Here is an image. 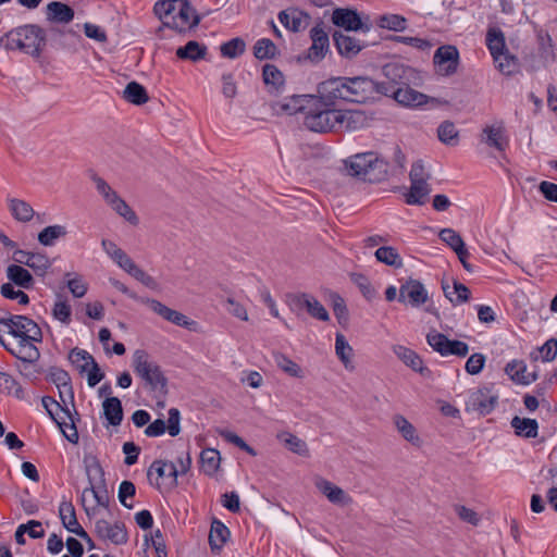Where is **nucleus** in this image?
Segmentation results:
<instances>
[{"label": "nucleus", "instance_id": "423d86ee", "mask_svg": "<svg viewBox=\"0 0 557 557\" xmlns=\"http://www.w3.org/2000/svg\"><path fill=\"white\" fill-rule=\"evenodd\" d=\"M86 474L88 478V486L82 493V505L88 517L96 515L98 507L107 508L109 506V495L107 488L96 486V476L103 482V471L97 461L86 465Z\"/></svg>", "mask_w": 557, "mask_h": 557}, {"label": "nucleus", "instance_id": "69168bd1", "mask_svg": "<svg viewBox=\"0 0 557 557\" xmlns=\"http://www.w3.org/2000/svg\"><path fill=\"white\" fill-rule=\"evenodd\" d=\"M246 44L242 38H233L221 46V54L225 58L235 59L245 52Z\"/></svg>", "mask_w": 557, "mask_h": 557}, {"label": "nucleus", "instance_id": "0eeeda50", "mask_svg": "<svg viewBox=\"0 0 557 557\" xmlns=\"http://www.w3.org/2000/svg\"><path fill=\"white\" fill-rule=\"evenodd\" d=\"M132 366L151 391L165 392L168 380L159 364L145 350L138 349L134 352Z\"/></svg>", "mask_w": 557, "mask_h": 557}, {"label": "nucleus", "instance_id": "49530a36", "mask_svg": "<svg viewBox=\"0 0 557 557\" xmlns=\"http://www.w3.org/2000/svg\"><path fill=\"white\" fill-rule=\"evenodd\" d=\"M430 191L428 181L411 182L410 190L406 195V202L408 205H423Z\"/></svg>", "mask_w": 557, "mask_h": 557}, {"label": "nucleus", "instance_id": "20e7f679", "mask_svg": "<svg viewBox=\"0 0 557 557\" xmlns=\"http://www.w3.org/2000/svg\"><path fill=\"white\" fill-rule=\"evenodd\" d=\"M344 165L348 175L370 183L384 181L388 173V164L372 151L350 156Z\"/></svg>", "mask_w": 557, "mask_h": 557}, {"label": "nucleus", "instance_id": "2f4dec72", "mask_svg": "<svg viewBox=\"0 0 557 557\" xmlns=\"http://www.w3.org/2000/svg\"><path fill=\"white\" fill-rule=\"evenodd\" d=\"M262 79L269 92L280 94L283 91L285 77L274 64H264L262 69Z\"/></svg>", "mask_w": 557, "mask_h": 557}, {"label": "nucleus", "instance_id": "473e14b6", "mask_svg": "<svg viewBox=\"0 0 557 557\" xmlns=\"http://www.w3.org/2000/svg\"><path fill=\"white\" fill-rule=\"evenodd\" d=\"M505 372L513 382L522 385H529L537 380V374L535 372H528L525 363L519 360L508 362Z\"/></svg>", "mask_w": 557, "mask_h": 557}, {"label": "nucleus", "instance_id": "e433bc0d", "mask_svg": "<svg viewBox=\"0 0 557 557\" xmlns=\"http://www.w3.org/2000/svg\"><path fill=\"white\" fill-rule=\"evenodd\" d=\"M208 48L206 45L190 40L185 46L177 48L176 57L182 60L197 62L206 58Z\"/></svg>", "mask_w": 557, "mask_h": 557}, {"label": "nucleus", "instance_id": "9d476101", "mask_svg": "<svg viewBox=\"0 0 557 557\" xmlns=\"http://www.w3.org/2000/svg\"><path fill=\"white\" fill-rule=\"evenodd\" d=\"M347 88V101L363 103L379 94L377 82L367 76L345 77Z\"/></svg>", "mask_w": 557, "mask_h": 557}, {"label": "nucleus", "instance_id": "f8f14e48", "mask_svg": "<svg viewBox=\"0 0 557 557\" xmlns=\"http://www.w3.org/2000/svg\"><path fill=\"white\" fill-rule=\"evenodd\" d=\"M288 306L292 311L299 313L306 309L308 313L320 321H329L330 315L324 306L309 294L292 295L288 298Z\"/></svg>", "mask_w": 557, "mask_h": 557}, {"label": "nucleus", "instance_id": "7c9ffc66", "mask_svg": "<svg viewBox=\"0 0 557 557\" xmlns=\"http://www.w3.org/2000/svg\"><path fill=\"white\" fill-rule=\"evenodd\" d=\"M74 15V10L63 2L52 1L46 8V18L51 23L69 24Z\"/></svg>", "mask_w": 557, "mask_h": 557}, {"label": "nucleus", "instance_id": "0e129e2a", "mask_svg": "<svg viewBox=\"0 0 557 557\" xmlns=\"http://www.w3.org/2000/svg\"><path fill=\"white\" fill-rule=\"evenodd\" d=\"M191 465V458L189 456V453H185L184 455L180 456L177 458V465L170 462L169 465V478L172 479V483L176 484L177 475L185 474L189 469Z\"/></svg>", "mask_w": 557, "mask_h": 557}, {"label": "nucleus", "instance_id": "6e6552de", "mask_svg": "<svg viewBox=\"0 0 557 557\" xmlns=\"http://www.w3.org/2000/svg\"><path fill=\"white\" fill-rule=\"evenodd\" d=\"M41 403L50 418L60 426L66 440L76 444L78 442V432L69 406L54 400L50 396L42 397Z\"/></svg>", "mask_w": 557, "mask_h": 557}, {"label": "nucleus", "instance_id": "8fccbe9b", "mask_svg": "<svg viewBox=\"0 0 557 557\" xmlns=\"http://www.w3.org/2000/svg\"><path fill=\"white\" fill-rule=\"evenodd\" d=\"M375 258L377 261L394 267L396 269L403 268V258L398 251L392 246H383L376 249Z\"/></svg>", "mask_w": 557, "mask_h": 557}, {"label": "nucleus", "instance_id": "72a5a7b5", "mask_svg": "<svg viewBox=\"0 0 557 557\" xmlns=\"http://www.w3.org/2000/svg\"><path fill=\"white\" fill-rule=\"evenodd\" d=\"M280 22L292 32L305 29L309 23L310 16L298 10H286L278 14Z\"/></svg>", "mask_w": 557, "mask_h": 557}, {"label": "nucleus", "instance_id": "4be33fe9", "mask_svg": "<svg viewBox=\"0 0 557 557\" xmlns=\"http://www.w3.org/2000/svg\"><path fill=\"white\" fill-rule=\"evenodd\" d=\"M14 260L30 268L37 275L42 276L50 268L51 262L46 255L25 250L14 251Z\"/></svg>", "mask_w": 557, "mask_h": 557}, {"label": "nucleus", "instance_id": "774afa93", "mask_svg": "<svg viewBox=\"0 0 557 557\" xmlns=\"http://www.w3.org/2000/svg\"><path fill=\"white\" fill-rule=\"evenodd\" d=\"M350 278L358 286L367 300H372L376 297V290L366 275L361 273H351Z\"/></svg>", "mask_w": 557, "mask_h": 557}, {"label": "nucleus", "instance_id": "cd10ccee", "mask_svg": "<svg viewBox=\"0 0 557 557\" xmlns=\"http://www.w3.org/2000/svg\"><path fill=\"white\" fill-rule=\"evenodd\" d=\"M367 117L358 110H337L336 131H356L366 125Z\"/></svg>", "mask_w": 557, "mask_h": 557}, {"label": "nucleus", "instance_id": "e2e57ef3", "mask_svg": "<svg viewBox=\"0 0 557 557\" xmlns=\"http://www.w3.org/2000/svg\"><path fill=\"white\" fill-rule=\"evenodd\" d=\"M0 392L13 394L17 398L24 397L22 386L8 373L0 371Z\"/></svg>", "mask_w": 557, "mask_h": 557}, {"label": "nucleus", "instance_id": "2eb2a0df", "mask_svg": "<svg viewBox=\"0 0 557 557\" xmlns=\"http://www.w3.org/2000/svg\"><path fill=\"white\" fill-rule=\"evenodd\" d=\"M332 22L347 32L362 30L367 33L371 29V25L363 23L357 11L351 9H335L332 14Z\"/></svg>", "mask_w": 557, "mask_h": 557}, {"label": "nucleus", "instance_id": "680f3d73", "mask_svg": "<svg viewBox=\"0 0 557 557\" xmlns=\"http://www.w3.org/2000/svg\"><path fill=\"white\" fill-rule=\"evenodd\" d=\"M440 238L446 243L456 253H465V242L461 236L453 228H443L438 234Z\"/></svg>", "mask_w": 557, "mask_h": 557}, {"label": "nucleus", "instance_id": "ddd939ff", "mask_svg": "<svg viewBox=\"0 0 557 557\" xmlns=\"http://www.w3.org/2000/svg\"><path fill=\"white\" fill-rule=\"evenodd\" d=\"M95 532L103 542H110L114 545H123L128 541V534L124 523H110L104 519L95 522Z\"/></svg>", "mask_w": 557, "mask_h": 557}, {"label": "nucleus", "instance_id": "f03ea898", "mask_svg": "<svg viewBox=\"0 0 557 557\" xmlns=\"http://www.w3.org/2000/svg\"><path fill=\"white\" fill-rule=\"evenodd\" d=\"M153 13L162 23L156 30L158 36L164 28L185 33L200 23V16L187 0H159L153 5Z\"/></svg>", "mask_w": 557, "mask_h": 557}, {"label": "nucleus", "instance_id": "58836bf2", "mask_svg": "<svg viewBox=\"0 0 557 557\" xmlns=\"http://www.w3.org/2000/svg\"><path fill=\"white\" fill-rule=\"evenodd\" d=\"M103 414L110 425L117 426L123 420V407L117 397H107L102 403Z\"/></svg>", "mask_w": 557, "mask_h": 557}, {"label": "nucleus", "instance_id": "a878e982", "mask_svg": "<svg viewBox=\"0 0 557 557\" xmlns=\"http://www.w3.org/2000/svg\"><path fill=\"white\" fill-rule=\"evenodd\" d=\"M0 344L20 361L37 362L40 358V351L35 344L11 345L7 343L2 327H0Z\"/></svg>", "mask_w": 557, "mask_h": 557}, {"label": "nucleus", "instance_id": "f3484780", "mask_svg": "<svg viewBox=\"0 0 557 557\" xmlns=\"http://www.w3.org/2000/svg\"><path fill=\"white\" fill-rule=\"evenodd\" d=\"M434 64L442 75L448 76L456 73L459 62V52L455 46L440 47L433 58Z\"/></svg>", "mask_w": 557, "mask_h": 557}, {"label": "nucleus", "instance_id": "bf43d9fd", "mask_svg": "<svg viewBox=\"0 0 557 557\" xmlns=\"http://www.w3.org/2000/svg\"><path fill=\"white\" fill-rule=\"evenodd\" d=\"M377 25L381 28H386L394 32H403L407 28V20L398 14H385L379 17Z\"/></svg>", "mask_w": 557, "mask_h": 557}, {"label": "nucleus", "instance_id": "4d7b16f0", "mask_svg": "<svg viewBox=\"0 0 557 557\" xmlns=\"http://www.w3.org/2000/svg\"><path fill=\"white\" fill-rule=\"evenodd\" d=\"M273 358H274L276 366L282 371L287 373L288 375H290L293 377H301L302 376V371H301L300 367L295 361H293L287 356H285L284 354L274 352Z\"/></svg>", "mask_w": 557, "mask_h": 557}, {"label": "nucleus", "instance_id": "412c9836", "mask_svg": "<svg viewBox=\"0 0 557 557\" xmlns=\"http://www.w3.org/2000/svg\"><path fill=\"white\" fill-rule=\"evenodd\" d=\"M49 377L59 389L61 403L65 406L72 405L74 407V391L69 373L62 369L52 368L49 372Z\"/></svg>", "mask_w": 557, "mask_h": 557}, {"label": "nucleus", "instance_id": "a19ab883", "mask_svg": "<svg viewBox=\"0 0 557 557\" xmlns=\"http://www.w3.org/2000/svg\"><path fill=\"white\" fill-rule=\"evenodd\" d=\"M277 440L294 454H297L301 457H309V448L307 443L298 436L289 432H281L277 434Z\"/></svg>", "mask_w": 557, "mask_h": 557}, {"label": "nucleus", "instance_id": "f257e3e1", "mask_svg": "<svg viewBox=\"0 0 557 557\" xmlns=\"http://www.w3.org/2000/svg\"><path fill=\"white\" fill-rule=\"evenodd\" d=\"M386 81L377 83L379 94L393 98L398 104L417 108L426 104L432 99L414 89L423 84L419 71L404 63L391 62L383 66Z\"/></svg>", "mask_w": 557, "mask_h": 557}, {"label": "nucleus", "instance_id": "3c124183", "mask_svg": "<svg viewBox=\"0 0 557 557\" xmlns=\"http://www.w3.org/2000/svg\"><path fill=\"white\" fill-rule=\"evenodd\" d=\"M486 46L493 58L508 50L506 48L504 33L498 28H490L487 30Z\"/></svg>", "mask_w": 557, "mask_h": 557}, {"label": "nucleus", "instance_id": "052dcab7", "mask_svg": "<svg viewBox=\"0 0 557 557\" xmlns=\"http://www.w3.org/2000/svg\"><path fill=\"white\" fill-rule=\"evenodd\" d=\"M483 134L486 135L485 143L494 147L499 151H504L506 148V141L503 138V128L502 126H485L483 128Z\"/></svg>", "mask_w": 557, "mask_h": 557}, {"label": "nucleus", "instance_id": "4468645a", "mask_svg": "<svg viewBox=\"0 0 557 557\" xmlns=\"http://www.w3.org/2000/svg\"><path fill=\"white\" fill-rule=\"evenodd\" d=\"M429 299L428 290L418 280H408L399 288L398 301L418 308Z\"/></svg>", "mask_w": 557, "mask_h": 557}, {"label": "nucleus", "instance_id": "1a4fd4ad", "mask_svg": "<svg viewBox=\"0 0 557 557\" xmlns=\"http://www.w3.org/2000/svg\"><path fill=\"white\" fill-rule=\"evenodd\" d=\"M13 337L25 336L32 341H42V332L38 324L26 315L0 317V327Z\"/></svg>", "mask_w": 557, "mask_h": 557}, {"label": "nucleus", "instance_id": "a211bd4d", "mask_svg": "<svg viewBox=\"0 0 557 557\" xmlns=\"http://www.w3.org/2000/svg\"><path fill=\"white\" fill-rule=\"evenodd\" d=\"M312 40L311 47L308 49V59L312 62H320L326 54L330 46L329 35L322 23L317 24L310 30Z\"/></svg>", "mask_w": 557, "mask_h": 557}, {"label": "nucleus", "instance_id": "de8ad7c7", "mask_svg": "<svg viewBox=\"0 0 557 557\" xmlns=\"http://www.w3.org/2000/svg\"><path fill=\"white\" fill-rule=\"evenodd\" d=\"M123 98L136 106L145 104L149 100L145 87L137 82H131L126 85L123 91Z\"/></svg>", "mask_w": 557, "mask_h": 557}, {"label": "nucleus", "instance_id": "aec40b11", "mask_svg": "<svg viewBox=\"0 0 557 557\" xmlns=\"http://www.w3.org/2000/svg\"><path fill=\"white\" fill-rule=\"evenodd\" d=\"M314 485L334 505L347 506L352 503V498L342 487L322 476L315 478Z\"/></svg>", "mask_w": 557, "mask_h": 557}, {"label": "nucleus", "instance_id": "b1692460", "mask_svg": "<svg viewBox=\"0 0 557 557\" xmlns=\"http://www.w3.org/2000/svg\"><path fill=\"white\" fill-rule=\"evenodd\" d=\"M333 40L338 53L348 59L357 55L364 47V44L359 39L354 36L346 35L341 30L334 32Z\"/></svg>", "mask_w": 557, "mask_h": 557}, {"label": "nucleus", "instance_id": "603ef678", "mask_svg": "<svg viewBox=\"0 0 557 557\" xmlns=\"http://www.w3.org/2000/svg\"><path fill=\"white\" fill-rule=\"evenodd\" d=\"M66 234L67 230L64 225H49L38 234V242L44 246H52L57 239L65 237Z\"/></svg>", "mask_w": 557, "mask_h": 557}, {"label": "nucleus", "instance_id": "13d9d810", "mask_svg": "<svg viewBox=\"0 0 557 557\" xmlns=\"http://www.w3.org/2000/svg\"><path fill=\"white\" fill-rule=\"evenodd\" d=\"M335 352L346 369L349 368L352 357V348L342 333H337L335 337Z\"/></svg>", "mask_w": 557, "mask_h": 557}, {"label": "nucleus", "instance_id": "4c0bfd02", "mask_svg": "<svg viewBox=\"0 0 557 557\" xmlns=\"http://www.w3.org/2000/svg\"><path fill=\"white\" fill-rule=\"evenodd\" d=\"M8 208L12 216L18 222H29L35 214L33 207L25 200L18 198H9Z\"/></svg>", "mask_w": 557, "mask_h": 557}, {"label": "nucleus", "instance_id": "864d4df0", "mask_svg": "<svg viewBox=\"0 0 557 557\" xmlns=\"http://www.w3.org/2000/svg\"><path fill=\"white\" fill-rule=\"evenodd\" d=\"M458 129L450 121H444L437 128L438 139L448 146H456L458 144Z\"/></svg>", "mask_w": 557, "mask_h": 557}, {"label": "nucleus", "instance_id": "7ed1b4c3", "mask_svg": "<svg viewBox=\"0 0 557 557\" xmlns=\"http://www.w3.org/2000/svg\"><path fill=\"white\" fill-rule=\"evenodd\" d=\"M45 45V30L34 24L16 27L0 37V47L8 51L18 50L34 58L40 57Z\"/></svg>", "mask_w": 557, "mask_h": 557}, {"label": "nucleus", "instance_id": "09e8293b", "mask_svg": "<svg viewBox=\"0 0 557 557\" xmlns=\"http://www.w3.org/2000/svg\"><path fill=\"white\" fill-rule=\"evenodd\" d=\"M494 62L496 67L504 75H512L519 70V60L516 55L511 54L508 50L499 55H495Z\"/></svg>", "mask_w": 557, "mask_h": 557}, {"label": "nucleus", "instance_id": "c85d7f7f", "mask_svg": "<svg viewBox=\"0 0 557 557\" xmlns=\"http://www.w3.org/2000/svg\"><path fill=\"white\" fill-rule=\"evenodd\" d=\"M115 263L126 271L134 278L143 283L145 286L154 288L156 281L152 276L147 274L144 270H141L127 255L123 252L121 257L117 258Z\"/></svg>", "mask_w": 557, "mask_h": 557}, {"label": "nucleus", "instance_id": "6ab92c4d", "mask_svg": "<svg viewBox=\"0 0 557 557\" xmlns=\"http://www.w3.org/2000/svg\"><path fill=\"white\" fill-rule=\"evenodd\" d=\"M320 99L334 104L335 100L347 101V88L345 77H333L319 85Z\"/></svg>", "mask_w": 557, "mask_h": 557}, {"label": "nucleus", "instance_id": "5fc2aeb1", "mask_svg": "<svg viewBox=\"0 0 557 557\" xmlns=\"http://www.w3.org/2000/svg\"><path fill=\"white\" fill-rule=\"evenodd\" d=\"M69 359L76 369L83 373L94 363V357L86 350L74 348L70 351Z\"/></svg>", "mask_w": 557, "mask_h": 557}, {"label": "nucleus", "instance_id": "a18cd8bd", "mask_svg": "<svg viewBox=\"0 0 557 557\" xmlns=\"http://www.w3.org/2000/svg\"><path fill=\"white\" fill-rule=\"evenodd\" d=\"M511 426L518 436L533 438L537 435L539 424L535 419L515 417L511 420Z\"/></svg>", "mask_w": 557, "mask_h": 557}, {"label": "nucleus", "instance_id": "ea45409f", "mask_svg": "<svg viewBox=\"0 0 557 557\" xmlns=\"http://www.w3.org/2000/svg\"><path fill=\"white\" fill-rule=\"evenodd\" d=\"M7 276L11 282L22 288L28 289L34 285V278L30 272L18 264H10L7 268Z\"/></svg>", "mask_w": 557, "mask_h": 557}, {"label": "nucleus", "instance_id": "5701e85b", "mask_svg": "<svg viewBox=\"0 0 557 557\" xmlns=\"http://www.w3.org/2000/svg\"><path fill=\"white\" fill-rule=\"evenodd\" d=\"M59 515L63 527L69 532H72L79 536L81 539L90 542V536L77 521L75 508L72 505V503L62 502L59 507Z\"/></svg>", "mask_w": 557, "mask_h": 557}, {"label": "nucleus", "instance_id": "9b49d317", "mask_svg": "<svg viewBox=\"0 0 557 557\" xmlns=\"http://www.w3.org/2000/svg\"><path fill=\"white\" fill-rule=\"evenodd\" d=\"M426 342L433 350L443 357L449 355L466 357L469 352V346L467 343L457 339H449L446 335L437 331L429 332L426 335Z\"/></svg>", "mask_w": 557, "mask_h": 557}, {"label": "nucleus", "instance_id": "6e6d98bb", "mask_svg": "<svg viewBox=\"0 0 557 557\" xmlns=\"http://www.w3.org/2000/svg\"><path fill=\"white\" fill-rule=\"evenodd\" d=\"M276 53L277 48L269 38H261L253 46V55L259 60L273 59Z\"/></svg>", "mask_w": 557, "mask_h": 557}, {"label": "nucleus", "instance_id": "79ce46f5", "mask_svg": "<svg viewBox=\"0 0 557 557\" xmlns=\"http://www.w3.org/2000/svg\"><path fill=\"white\" fill-rule=\"evenodd\" d=\"M230 537V530L219 520H213L209 534V544L213 552L220 550Z\"/></svg>", "mask_w": 557, "mask_h": 557}, {"label": "nucleus", "instance_id": "f704fd0d", "mask_svg": "<svg viewBox=\"0 0 557 557\" xmlns=\"http://www.w3.org/2000/svg\"><path fill=\"white\" fill-rule=\"evenodd\" d=\"M497 399L488 389H479L471 395L470 405L481 414H487L495 408Z\"/></svg>", "mask_w": 557, "mask_h": 557}, {"label": "nucleus", "instance_id": "c03bdc74", "mask_svg": "<svg viewBox=\"0 0 557 557\" xmlns=\"http://www.w3.org/2000/svg\"><path fill=\"white\" fill-rule=\"evenodd\" d=\"M442 288L445 297L455 306L466 302L470 297L469 288L462 283L456 281L453 286L443 283Z\"/></svg>", "mask_w": 557, "mask_h": 557}, {"label": "nucleus", "instance_id": "39448f33", "mask_svg": "<svg viewBox=\"0 0 557 557\" xmlns=\"http://www.w3.org/2000/svg\"><path fill=\"white\" fill-rule=\"evenodd\" d=\"M337 109L333 103L312 96L309 98V106L305 114L304 124L315 133L336 131Z\"/></svg>", "mask_w": 557, "mask_h": 557}, {"label": "nucleus", "instance_id": "338daca9", "mask_svg": "<svg viewBox=\"0 0 557 557\" xmlns=\"http://www.w3.org/2000/svg\"><path fill=\"white\" fill-rule=\"evenodd\" d=\"M52 317L64 325H69L72 321V308L66 300L59 299L52 308Z\"/></svg>", "mask_w": 557, "mask_h": 557}, {"label": "nucleus", "instance_id": "dca6fc26", "mask_svg": "<svg viewBox=\"0 0 557 557\" xmlns=\"http://www.w3.org/2000/svg\"><path fill=\"white\" fill-rule=\"evenodd\" d=\"M180 421V410L176 408H171L169 410L168 424L164 420L157 419L146 428L145 434L149 437H157L164 434V432L168 430L171 436H176L181 432Z\"/></svg>", "mask_w": 557, "mask_h": 557}, {"label": "nucleus", "instance_id": "c756f323", "mask_svg": "<svg viewBox=\"0 0 557 557\" xmlns=\"http://www.w3.org/2000/svg\"><path fill=\"white\" fill-rule=\"evenodd\" d=\"M104 202L120 216L125 219L129 224L137 225L139 219L135 211L122 199L119 194L113 189L110 196L106 198Z\"/></svg>", "mask_w": 557, "mask_h": 557}, {"label": "nucleus", "instance_id": "bb28decb", "mask_svg": "<svg viewBox=\"0 0 557 557\" xmlns=\"http://www.w3.org/2000/svg\"><path fill=\"white\" fill-rule=\"evenodd\" d=\"M392 350L399 360L413 371L424 376L430 375V370L423 366V360L414 350L403 345H394Z\"/></svg>", "mask_w": 557, "mask_h": 557}, {"label": "nucleus", "instance_id": "c9c22d12", "mask_svg": "<svg viewBox=\"0 0 557 557\" xmlns=\"http://www.w3.org/2000/svg\"><path fill=\"white\" fill-rule=\"evenodd\" d=\"M393 424L401 437L414 446H420L421 438L414 425L403 414L393 416Z\"/></svg>", "mask_w": 557, "mask_h": 557}, {"label": "nucleus", "instance_id": "37998d69", "mask_svg": "<svg viewBox=\"0 0 557 557\" xmlns=\"http://www.w3.org/2000/svg\"><path fill=\"white\" fill-rule=\"evenodd\" d=\"M201 470L207 475H214L221 462L219 450L214 448H206L200 454Z\"/></svg>", "mask_w": 557, "mask_h": 557}, {"label": "nucleus", "instance_id": "393cba45", "mask_svg": "<svg viewBox=\"0 0 557 557\" xmlns=\"http://www.w3.org/2000/svg\"><path fill=\"white\" fill-rule=\"evenodd\" d=\"M312 95H294L288 98H284L273 104V109L278 114L293 115L298 112L306 114L307 106H309V98Z\"/></svg>", "mask_w": 557, "mask_h": 557}]
</instances>
